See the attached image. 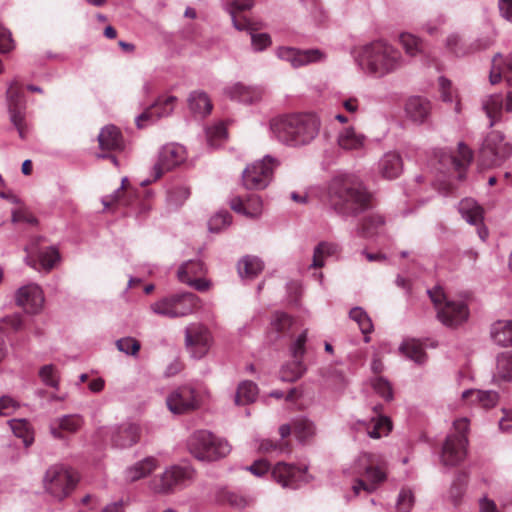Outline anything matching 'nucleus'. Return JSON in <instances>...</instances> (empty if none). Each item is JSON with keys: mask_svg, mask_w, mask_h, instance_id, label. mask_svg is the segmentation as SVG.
<instances>
[{"mask_svg": "<svg viewBox=\"0 0 512 512\" xmlns=\"http://www.w3.org/2000/svg\"><path fill=\"white\" fill-rule=\"evenodd\" d=\"M328 202L342 216H356L371 207V195L351 175L334 177L328 186Z\"/></svg>", "mask_w": 512, "mask_h": 512, "instance_id": "obj_1", "label": "nucleus"}, {"mask_svg": "<svg viewBox=\"0 0 512 512\" xmlns=\"http://www.w3.org/2000/svg\"><path fill=\"white\" fill-rule=\"evenodd\" d=\"M320 123L310 113L288 114L273 119L270 128L282 143L297 147L310 143L318 134Z\"/></svg>", "mask_w": 512, "mask_h": 512, "instance_id": "obj_2", "label": "nucleus"}, {"mask_svg": "<svg viewBox=\"0 0 512 512\" xmlns=\"http://www.w3.org/2000/svg\"><path fill=\"white\" fill-rule=\"evenodd\" d=\"M358 60L363 69L377 76L395 71L402 63L401 53L384 41H374L363 46Z\"/></svg>", "mask_w": 512, "mask_h": 512, "instance_id": "obj_3", "label": "nucleus"}, {"mask_svg": "<svg viewBox=\"0 0 512 512\" xmlns=\"http://www.w3.org/2000/svg\"><path fill=\"white\" fill-rule=\"evenodd\" d=\"M354 473L364 477L355 481L352 487L354 494L358 495L362 490L372 493L387 478L386 462L381 455L362 453L355 461Z\"/></svg>", "mask_w": 512, "mask_h": 512, "instance_id": "obj_4", "label": "nucleus"}, {"mask_svg": "<svg viewBox=\"0 0 512 512\" xmlns=\"http://www.w3.org/2000/svg\"><path fill=\"white\" fill-rule=\"evenodd\" d=\"M190 453L199 460L215 461L227 456L231 451L230 444L214 434L201 430L195 432L188 440Z\"/></svg>", "mask_w": 512, "mask_h": 512, "instance_id": "obj_5", "label": "nucleus"}, {"mask_svg": "<svg viewBox=\"0 0 512 512\" xmlns=\"http://www.w3.org/2000/svg\"><path fill=\"white\" fill-rule=\"evenodd\" d=\"M201 307L200 298L193 293H182L163 298L151 305V310L168 318L184 317Z\"/></svg>", "mask_w": 512, "mask_h": 512, "instance_id": "obj_6", "label": "nucleus"}, {"mask_svg": "<svg viewBox=\"0 0 512 512\" xmlns=\"http://www.w3.org/2000/svg\"><path fill=\"white\" fill-rule=\"evenodd\" d=\"M429 297L437 310L438 319L446 326L455 327L462 324L468 317V308L462 302L447 300L441 287L428 291Z\"/></svg>", "mask_w": 512, "mask_h": 512, "instance_id": "obj_7", "label": "nucleus"}, {"mask_svg": "<svg viewBox=\"0 0 512 512\" xmlns=\"http://www.w3.org/2000/svg\"><path fill=\"white\" fill-rule=\"evenodd\" d=\"M454 433L447 436L442 448L441 459L444 465L455 466L466 457L468 439L466 432L469 427L467 418L454 421Z\"/></svg>", "mask_w": 512, "mask_h": 512, "instance_id": "obj_8", "label": "nucleus"}, {"mask_svg": "<svg viewBox=\"0 0 512 512\" xmlns=\"http://www.w3.org/2000/svg\"><path fill=\"white\" fill-rule=\"evenodd\" d=\"M77 477L62 466L50 467L44 476L45 491L58 500L68 497L77 484Z\"/></svg>", "mask_w": 512, "mask_h": 512, "instance_id": "obj_9", "label": "nucleus"}, {"mask_svg": "<svg viewBox=\"0 0 512 512\" xmlns=\"http://www.w3.org/2000/svg\"><path fill=\"white\" fill-rule=\"evenodd\" d=\"M511 154L512 146L504 142V137L500 132L493 131L488 134L480 150V165L484 168L498 166Z\"/></svg>", "mask_w": 512, "mask_h": 512, "instance_id": "obj_10", "label": "nucleus"}, {"mask_svg": "<svg viewBox=\"0 0 512 512\" xmlns=\"http://www.w3.org/2000/svg\"><path fill=\"white\" fill-rule=\"evenodd\" d=\"M277 161L269 156L249 165L243 172V185L247 189H264L272 179Z\"/></svg>", "mask_w": 512, "mask_h": 512, "instance_id": "obj_11", "label": "nucleus"}, {"mask_svg": "<svg viewBox=\"0 0 512 512\" xmlns=\"http://www.w3.org/2000/svg\"><path fill=\"white\" fill-rule=\"evenodd\" d=\"M10 120L17 129L19 136L24 139L27 132L25 120L26 101L22 86L13 82L7 90Z\"/></svg>", "mask_w": 512, "mask_h": 512, "instance_id": "obj_12", "label": "nucleus"}, {"mask_svg": "<svg viewBox=\"0 0 512 512\" xmlns=\"http://www.w3.org/2000/svg\"><path fill=\"white\" fill-rule=\"evenodd\" d=\"M438 157L440 165L439 170L441 172H457V178L463 180L465 178V171L473 159V152L464 143H459L457 155L440 152Z\"/></svg>", "mask_w": 512, "mask_h": 512, "instance_id": "obj_13", "label": "nucleus"}, {"mask_svg": "<svg viewBox=\"0 0 512 512\" xmlns=\"http://www.w3.org/2000/svg\"><path fill=\"white\" fill-rule=\"evenodd\" d=\"M97 140L99 148L103 152L98 157L109 158L117 165V159L113 153L122 152L125 149V140L121 130L115 125H106L100 130Z\"/></svg>", "mask_w": 512, "mask_h": 512, "instance_id": "obj_14", "label": "nucleus"}, {"mask_svg": "<svg viewBox=\"0 0 512 512\" xmlns=\"http://www.w3.org/2000/svg\"><path fill=\"white\" fill-rule=\"evenodd\" d=\"M186 150L178 144L165 145L159 152L158 161L154 165V180L159 179L165 172L181 165L186 160Z\"/></svg>", "mask_w": 512, "mask_h": 512, "instance_id": "obj_15", "label": "nucleus"}, {"mask_svg": "<svg viewBox=\"0 0 512 512\" xmlns=\"http://www.w3.org/2000/svg\"><path fill=\"white\" fill-rule=\"evenodd\" d=\"M168 409L174 414H184L197 409L200 405L197 392L182 386L174 390L166 399Z\"/></svg>", "mask_w": 512, "mask_h": 512, "instance_id": "obj_16", "label": "nucleus"}, {"mask_svg": "<svg viewBox=\"0 0 512 512\" xmlns=\"http://www.w3.org/2000/svg\"><path fill=\"white\" fill-rule=\"evenodd\" d=\"M186 346L196 359L204 357L210 348L211 335L209 330L201 324H191L185 331Z\"/></svg>", "mask_w": 512, "mask_h": 512, "instance_id": "obj_17", "label": "nucleus"}, {"mask_svg": "<svg viewBox=\"0 0 512 512\" xmlns=\"http://www.w3.org/2000/svg\"><path fill=\"white\" fill-rule=\"evenodd\" d=\"M206 268L200 260H190L182 264L177 272L180 282L194 287L200 292L207 291L210 288V282L203 278Z\"/></svg>", "mask_w": 512, "mask_h": 512, "instance_id": "obj_18", "label": "nucleus"}, {"mask_svg": "<svg viewBox=\"0 0 512 512\" xmlns=\"http://www.w3.org/2000/svg\"><path fill=\"white\" fill-rule=\"evenodd\" d=\"M102 202L107 209L117 206H131L135 203L139 204L141 213L150 208L148 200L139 201L135 191L130 187L127 178L122 179L121 187L115 192V194L103 198Z\"/></svg>", "mask_w": 512, "mask_h": 512, "instance_id": "obj_19", "label": "nucleus"}, {"mask_svg": "<svg viewBox=\"0 0 512 512\" xmlns=\"http://www.w3.org/2000/svg\"><path fill=\"white\" fill-rule=\"evenodd\" d=\"M100 436L110 435L111 443L117 448H127L136 444L140 439V427L132 423H124L112 429L101 428Z\"/></svg>", "mask_w": 512, "mask_h": 512, "instance_id": "obj_20", "label": "nucleus"}, {"mask_svg": "<svg viewBox=\"0 0 512 512\" xmlns=\"http://www.w3.org/2000/svg\"><path fill=\"white\" fill-rule=\"evenodd\" d=\"M272 478L284 488L295 489L299 483L306 481V468H300L285 462L277 463L272 471Z\"/></svg>", "mask_w": 512, "mask_h": 512, "instance_id": "obj_21", "label": "nucleus"}, {"mask_svg": "<svg viewBox=\"0 0 512 512\" xmlns=\"http://www.w3.org/2000/svg\"><path fill=\"white\" fill-rule=\"evenodd\" d=\"M177 102L175 96L159 97L152 105L147 107L136 119L139 128L145 127L162 117L169 116Z\"/></svg>", "mask_w": 512, "mask_h": 512, "instance_id": "obj_22", "label": "nucleus"}, {"mask_svg": "<svg viewBox=\"0 0 512 512\" xmlns=\"http://www.w3.org/2000/svg\"><path fill=\"white\" fill-rule=\"evenodd\" d=\"M189 477L190 472L186 468L174 466L167 469L159 477H155L151 481V489L157 493H168L184 483Z\"/></svg>", "mask_w": 512, "mask_h": 512, "instance_id": "obj_23", "label": "nucleus"}, {"mask_svg": "<svg viewBox=\"0 0 512 512\" xmlns=\"http://www.w3.org/2000/svg\"><path fill=\"white\" fill-rule=\"evenodd\" d=\"M277 54L279 58L291 63L295 68L321 61L324 57L323 53L318 49L297 50L290 47L279 48Z\"/></svg>", "mask_w": 512, "mask_h": 512, "instance_id": "obj_24", "label": "nucleus"}, {"mask_svg": "<svg viewBox=\"0 0 512 512\" xmlns=\"http://www.w3.org/2000/svg\"><path fill=\"white\" fill-rule=\"evenodd\" d=\"M17 304L27 313H37L43 306L44 296L41 288L36 284L24 286L18 290Z\"/></svg>", "mask_w": 512, "mask_h": 512, "instance_id": "obj_25", "label": "nucleus"}, {"mask_svg": "<svg viewBox=\"0 0 512 512\" xmlns=\"http://www.w3.org/2000/svg\"><path fill=\"white\" fill-rule=\"evenodd\" d=\"M84 420L80 415H65L55 420L50 426V432L57 439L77 433L83 426Z\"/></svg>", "mask_w": 512, "mask_h": 512, "instance_id": "obj_26", "label": "nucleus"}, {"mask_svg": "<svg viewBox=\"0 0 512 512\" xmlns=\"http://www.w3.org/2000/svg\"><path fill=\"white\" fill-rule=\"evenodd\" d=\"M230 207L233 211L248 217H257L262 213L263 203L258 195L251 194L246 199L236 196L231 199Z\"/></svg>", "mask_w": 512, "mask_h": 512, "instance_id": "obj_27", "label": "nucleus"}, {"mask_svg": "<svg viewBox=\"0 0 512 512\" xmlns=\"http://www.w3.org/2000/svg\"><path fill=\"white\" fill-rule=\"evenodd\" d=\"M225 93L232 100L252 104L260 101L264 92L260 87L245 86L242 83H236L233 86L226 88Z\"/></svg>", "mask_w": 512, "mask_h": 512, "instance_id": "obj_28", "label": "nucleus"}, {"mask_svg": "<svg viewBox=\"0 0 512 512\" xmlns=\"http://www.w3.org/2000/svg\"><path fill=\"white\" fill-rule=\"evenodd\" d=\"M254 0H234L230 5V14L234 26L238 30H257L255 24L243 15V12L252 8Z\"/></svg>", "mask_w": 512, "mask_h": 512, "instance_id": "obj_29", "label": "nucleus"}, {"mask_svg": "<svg viewBox=\"0 0 512 512\" xmlns=\"http://www.w3.org/2000/svg\"><path fill=\"white\" fill-rule=\"evenodd\" d=\"M380 410L381 406H375V415L368 422H363V426L367 431V434L371 438L375 439L387 435L392 429V423L390 419L386 416H383Z\"/></svg>", "mask_w": 512, "mask_h": 512, "instance_id": "obj_30", "label": "nucleus"}, {"mask_svg": "<svg viewBox=\"0 0 512 512\" xmlns=\"http://www.w3.org/2000/svg\"><path fill=\"white\" fill-rule=\"evenodd\" d=\"M502 77H504L508 85L512 87V54L505 59L502 55L498 54L492 60L489 76L491 84H497Z\"/></svg>", "mask_w": 512, "mask_h": 512, "instance_id": "obj_31", "label": "nucleus"}, {"mask_svg": "<svg viewBox=\"0 0 512 512\" xmlns=\"http://www.w3.org/2000/svg\"><path fill=\"white\" fill-rule=\"evenodd\" d=\"M430 102L421 97H411L407 100L405 111L407 116L416 123H423L430 114Z\"/></svg>", "mask_w": 512, "mask_h": 512, "instance_id": "obj_32", "label": "nucleus"}, {"mask_svg": "<svg viewBox=\"0 0 512 512\" xmlns=\"http://www.w3.org/2000/svg\"><path fill=\"white\" fill-rule=\"evenodd\" d=\"M490 336L497 345L512 346V321L498 320L490 327Z\"/></svg>", "mask_w": 512, "mask_h": 512, "instance_id": "obj_33", "label": "nucleus"}, {"mask_svg": "<svg viewBox=\"0 0 512 512\" xmlns=\"http://www.w3.org/2000/svg\"><path fill=\"white\" fill-rule=\"evenodd\" d=\"M402 169V159L399 154L394 152L385 154L379 163L380 173L386 179L397 178Z\"/></svg>", "mask_w": 512, "mask_h": 512, "instance_id": "obj_34", "label": "nucleus"}, {"mask_svg": "<svg viewBox=\"0 0 512 512\" xmlns=\"http://www.w3.org/2000/svg\"><path fill=\"white\" fill-rule=\"evenodd\" d=\"M462 397L468 403L478 404L485 409L494 407L498 401V394L493 391L467 390Z\"/></svg>", "mask_w": 512, "mask_h": 512, "instance_id": "obj_35", "label": "nucleus"}, {"mask_svg": "<svg viewBox=\"0 0 512 512\" xmlns=\"http://www.w3.org/2000/svg\"><path fill=\"white\" fill-rule=\"evenodd\" d=\"M291 426L289 424H284L280 426L279 433L281 435V441L274 442L271 440H264L259 446V450L263 453L275 452L278 451L280 453L290 452L291 445L290 441L286 440V438L291 434Z\"/></svg>", "mask_w": 512, "mask_h": 512, "instance_id": "obj_36", "label": "nucleus"}, {"mask_svg": "<svg viewBox=\"0 0 512 512\" xmlns=\"http://www.w3.org/2000/svg\"><path fill=\"white\" fill-rule=\"evenodd\" d=\"M157 466L158 462L155 458L147 457L127 469L126 479L129 482H135L151 474Z\"/></svg>", "mask_w": 512, "mask_h": 512, "instance_id": "obj_37", "label": "nucleus"}, {"mask_svg": "<svg viewBox=\"0 0 512 512\" xmlns=\"http://www.w3.org/2000/svg\"><path fill=\"white\" fill-rule=\"evenodd\" d=\"M157 466L158 462L155 458L147 457L127 469L126 479L129 482H135L151 474Z\"/></svg>", "mask_w": 512, "mask_h": 512, "instance_id": "obj_38", "label": "nucleus"}, {"mask_svg": "<svg viewBox=\"0 0 512 512\" xmlns=\"http://www.w3.org/2000/svg\"><path fill=\"white\" fill-rule=\"evenodd\" d=\"M340 252V247L332 242H320L314 249L313 260L311 268H322L325 264V259L328 257L336 256Z\"/></svg>", "mask_w": 512, "mask_h": 512, "instance_id": "obj_39", "label": "nucleus"}, {"mask_svg": "<svg viewBox=\"0 0 512 512\" xmlns=\"http://www.w3.org/2000/svg\"><path fill=\"white\" fill-rule=\"evenodd\" d=\"M365 137L352 127L344 128L338 136V144L345 150H359L363 148Z\"/></svg>", "mask_w": 512, "mask_h": 512, "instance_id": "obj_40", "label": "nucleus"}, {"mask_svg": "<svg viewBox=\"0 0 512 512\" xmlns=\"http://www.w3.org/2000/svg\"><path fill=\"white\" fill-rule=\"evenodd\" d=\"M293 326V319L286 313L275 314L269 331L271 341H277L280 336H286Z\"/></svg>", "mask_w": 512, "mask_h": 512, "instance_id": "obj_41", "label": "nucleus"}, {"mask_svg": "<svg viewBox=\"0 0 512 512\" xmlns=\"http://www.w3.org/2000/svg\"><path fill=\"white\" fill-rule=\"evenodd\" d=\"M459 212L471 224L477 225L483 220V208L471 198L463 199L459 203Z\"/></svg>", "mask_w": 512, "mask_h": 512, "instance_id": "obj_42", "label": "nucleus"}, {"mask_svg": "<svg viewBox=\"0 0 512 512\" xmlns=\"http://www.w3.org/2000/svg\"><path fill=\"white\" fill-rule=\"evenodd\" d=\"M190 110L199 115H207L212 110V103L208 95L201 91H194L188 98Z\"/></svg>", "mask_w": 512, "mask_h": 512, "instance_id": "obj_43", "label": "nucleus"}, {"mask_svg": "<svg viewBox=\"0 0 512 512\" xmlns=\"http://www.w3.org/2000/svg\"><path fill=\"white\" fill-rule=\"evenodd\" d=\"M483 108L487 117L490 119V127L501 119L503 109V97L501 94H494L489 96L483 102Z\"/></svg>", "mask_w": 512, "mask_h": 512, "instance_id": "obj_44", "label": "nucleus"}, {"mask_svg": "<svg viewBox=\"0 0 512 512\" xmlns=\"http://www.w3.org/2000/svg\"><path fill=\"white\" fill-rule=\"evenodd\" d=\"M262 261L254 256L243 257L238 264V272L241 277L254 278L263 270Z\"/></svg>", "mask_w": 512, "mask_h": 512, "instance_id": "obj_45", "label": "nucleus"}, {"mask_svg": "<svg viewBox=\"0 0 512 512\" xmlns=\"http://www.w3.org/2000/svg\"><path fill=\"white\" fill-rule=\"evenodd\" d=\"M258 394V388L252 381L246 380L239 384L236 395L235 403L237 405H246L252 403Z\"/></svg>", "mask_w": 512, "mask_h": 512, "instance_id": "obj_46", "label": "nucleus"}, {"mask_svg": "<svg viewBox=\"0 0 512 512\" xmlns=\"http://www.w3.org/2000/svg\"><path fill=\"white\" fill-rule=\"evenodd\" d=\"M9 425L14 435L23 440L25 446H30L34 441V433L25 419H13L9 421Z\"/></svg>", "mask_w": 512, "mask_h": 512, "instance_id": "obj_47", "label": "nucleus"}, {"mask_svg": "<svg viewBox=\"0 0 512 512\" xmlns=\"http://www.w3.org/2000/svg\"><path fill=\"white\" fill-rule=\"evenodd\" d=\"M400 351L418 364H422L426 360V353L421 343L415 339L404 341L400 346Z\"/></svg>", "mask_w": 512, "mask_h": 512, "instance_id": "obj_48", "label": "nucleus"}, {"mask_svg": "<svg viewBox=\"0 0 512 512\" xmlns=\"http://www.w3.org/2000/svg\"><path fill=\"white\" fill-rule=\"evenodd\" d=\"M400 43L406 54L416 56L423 52L424 44L421 39L410 33H402L399 37Z\"/></svg>", "mask_w": 512, "mask_h": 512, "instance_id": "obj_49", "label": "nucleus"}, {"mask_svg": "<svg viewBox=\"0 0 512 512\" xmlns=\"http://www.w3.org/2000/svg\"><path fill=\"white\" fill-rule=\"evenodd\" d=\"M466 484L467 476L464 473L458 474L454 479L449 491V497L455 506L460 504L461 498L465 493Z\"/></svg>", "mask_w": 512, "mask_h": 512, "instance_id": "obj_50", "label": "nucleus"}, {"mask_svg": "<svg viewBox=\"0 0 512 512\" xmlns=\"http://www.w3.org/2000/svg\"><path fill=\"white\" fill-rule=\"evenodd\" d=\"M293 430L295 436L301 442L308 440L314 435L313 423L305 418L295 419L293 421Z\"/></svg>", "mask_w": 512, "mask_h": 512, "instance_id": "obj_51", "label": "nucleus"}, {"mask_svg": "<svg viewBox=\"0 0 512 512\" xmlns=\"http://www.w3.org/2000/svg\"><path fill=\"white\" fill-rule=\"evenodd\" d=\"M305 372V367L301 359H294L293 362L286 365L281 371V377L284 381L293 382L298 380Z\"/></svg>", "mask_w": 512, "mask_h": 512, "instance_id": "obj_52", "label": "nucleus"}, {"mask_svg": "<svg viewBox=\"0 0 512 512\" xmlns=\"http://www.w3.org/2000/svg\"><path fill=\"white\" fill-rule=\"evenodd\" d=\"M349 315L350 318L358 324L359 329L363 334L367 335L372 331L373 325L371 319L362 308L355 307L351 309Z\"/></svg>", "mask_w": 512, "mask_h": 512, "instance_id": "obj_53", "label": "nucleus"}, {"mask_svg": "<svg viewBox=\"0 0 512 512\" xmlns=\"http://www.w3.org/2000/svg\"><path fill=\"white\" fill-rule=\"evenodd\" d=\"M384 225V218L381 215H371L363 219L360 227L361 235L369 237L375 234L379 227Z\"/></svg>", "mask_w": 512, "mask_h": 512, "instance_id": "obj_54", "label": "nucleus"}, {"mask_svg": "<svg viewBox=\"0 0 512 512\" xmlns=\"http://www.w3.org/2000/svg\"><path fill=\"white\" fill-rule=\"evenodd\" d=\"M497 375L504 380H512V351L498 357Z\"/></svg>", "mask_w": 512, "mask_h": 512, "instance_id": "obj_55", "label": "nucleus"}, {"mask_svg": "<svg viewBox=\"0 0 512 512\" xmlns=\"http://www.w3.org/2000/svg\"><path fill=\"white\" fill-rule=\"evenodd\" d=\"M189 196L190 188L182 184L174 185L168 191V201L170 204L175 206L182 205L189 198Z\"/></svg>", "mask_w": 512, "mask_h": 512, "instance_id": "obj_56", "label": "nucleus"}, {"mask_svg": "<svg viewBox=\"0 0 512 512\" xmlns=\"http://www.w3.org/2000/svg\"><path fill=\"white\" fill-rule=\"evenodd\" d=\"M207 141L210 146L216 147L227 137V130L223 123H218L207 129Z\"/></svg>", "mask_w": 512, "mask_h": 512, "instance_id": "obj_57", "label": "nucleus"}, {"mask_svg": "<svg viewBox=\"0 0 512 512\" xmlns=\"http://www.w3.org/2000/svg\"><path fill=\"white\" fill-rule=\"evenodd\" d=\"M219 499L221 502L227 503L236 508H244L250 503V500L247 498L228 490L222 491Z\"/></svg>", "mask_w": 512, "mask_h": 512, "instance_id": "obj_58", "label": "nucleus"}, {"mask_svg": "<svg viewBox=\"0 0 512 512\" xmlns=\"http://www.w3.org/2000/svg\"><path fill=\"white\" fill-rule=\"evenodd\" d=\"M116 347L119 351L129 355H136L140 350V342L132 337L121 338L116 341Z\"/></svg>", "mask_w": 512, "mask_h": 512, "instance_id": "obj_59", "label": "nucleus"}, {"mask_svg": "<svg viewBox=\"0 0 512 512\" xmlns=\"http://www.w3.org/2000/svg\"><path fill=\"white\" fill-rule=\"evenodd\" d=\"M230 223L231 215L228 212H220L210 218L208 227L212 232H219L222 228L230 225Z\"/></svg>", "mask_w": 512, "mask_h": 512, "instance_id": "obj_60", "label": "nucleus"}, {"mask_svg": "<svg viewBox=\"0 0 512 512\" xmlns=\"http://www.w3.org/2000/svg\"><path fill=\"white\" fill-rule=\"evenodd\" d=\"M414 504V495L410 489L403 488L398 496L397 500V511L398 512H409Z\"/></svg>", "mask_w": 512, "mask_h": 512, "instance_id": "obj_61", "label": "nucleus"}, {"mask_svg": "<svg viewBox=\"0 0 512 512\" xmlns=\"http://www.w3.org/2000/svg\"><path fill=\"white\" fill-rule=\"evenodd\" d=\"M59 259V252L53 247H50L39 254L40 264L47 270L52 269Z\"/></svg>", "mask_w": 512, "mask_h": 512, "instance_id": "obj_62", "label": "nucleus"}, {"mask_svg": "<svg viewBox=\"0 0 512 512\" xmlns=\"http://www.w3.org/2000/svg\"><path fill=\"white\" fill-rule=\"evenodd\" d=\"M307 341V330L303 331L291 344L290 350L294 359H302L305 354V344Z\"/></svg>", "mask_w": 512, "mask_h": 512, "instance_id": "obj_63", "label": "nucleus"}, {"mask_svg": "<svg viewBox=\"0 0 512 512\" xmlns=\"http://www.w3.org/2000/svg\"><path fill=\"white\" fill-rule=\"evenodd\" d=\"M55 367L53 365H45L39 371L41 380L51 387H57L58 380L56 377Z\"/></svg>", "mask_w": 512, "mask_h": 512, "instance_id": "obj_64", "label": "nucleus"}]
</instances>
